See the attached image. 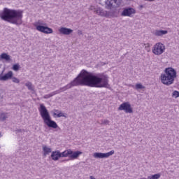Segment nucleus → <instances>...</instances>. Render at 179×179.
<instances>
[{"instance_id": "nucleus-33", "label": "nucleus", "mask_w": 179, "mask_h": 179, "mask_svg": "<svg viewBox=\"0 0 179 179\" xmlns=\"http://www.w3.org/2000/svg\"><path fill=\"white\" fill-rule=\"evenodd\" d=\"M69 159H64V160H62V162H69Z\"/></svg>"}, {"instance_id": "nucleus-35", "label": "nucleus", "mask_w": 179, "mask_h": 179, "mask_svg": "<svg viewBox=\"0 0 179 179\" xmlns=\"http://www.w3.org/2000/svg\"><path fill=\"white\" fill-rule=\"evenodd\" d=\"M0 136H1V133H0Z\"/></svg>"}, {"instance_id": "nucleus-10", "label": "nucleus", "mask_w": 179, "mask_h": 179, "mask_svg": "<svg viewBox=\"0 0 179 179\" xmlns=\"http://www.w3.org/2000/svg\"><path fill=\"white\" fill-rule=\"evenodd\" d=\"M135 13H136V10L134 8L126 7L123 8L121 16H128L129 17H131V16Z\"/></svg>"}, {"instance_id": "nucleus-8", "label": "nucleus", "mask_w": 179, "mask_h": 179, "mask_svg": "<svg viewBox=\"0 0 179 179\" xmlns=\"http://www.w3.org/2000/svg\"><path fill=\"white\" fill-rule=\"evenodd\" d=\"M166 50V47L164 46V44L162 43H157L155 45V49L152 50L153 54H155V55H162L163 52H164V50Z\"/></svg>"}, {"instance_id": "nucleus-14", "label": "nucleus", "mask_w": 179, "mask_h": 179, "mask_svg": "<svg viewBox=\"0 0 179 179\" xmlns=\"http://www.w3.org/2000/svg\"><path fill=\"white\" fill-rule=\"evenodd\" d=\"M52 160L57 162L61 158V152L59 150L52 151L50 155Z\"/></svg>"}, {"instance_id": "nucleus-22", "label": "nucleus", "mask_w": 179, "mask_h": 179, "mask_svg": "<svg viewBox=\"0 0 179 179\" xmlns=\"http://www.w3.org/2000/svg\"><path fill=\"white\" fill-rule=\"evenodd\" d=\"M12 69H13V71L17 72V71H19V69H20V64H19V63L13 64L12 66Z\"/></svg>"}, {"instance_id": "nucleus-19", "label": "nucleus", "mask_w": 179, "mask_h": 179, "mask_svg": "<svg viewBox=\"0 0 179 179\" xmlns=\"http://www.w3.org/2000/svg\"><path fill=\"white\" fill-rule=\"evenodd\" d=\"M0 59H4L5 61L9 62L10 60V56L8 53H2L0 55Z\"/></svg>"}, {"instance_id": "nucleus-28", "label": "nucleus", "mask_w": 179, "mask_h": 179, "mask_svg": "<svg viewBox=\"0 0 179 179\" xmlns=\"http://www.w3.org/2000/svg\"><path fill=\"white\" fill-rule=\"evenodd\" d=\"M101 124H103L104 125H108L110 124V120H102Z\"/></svg>"}, {"instance_id": "nucleus-34", "label": "nucleus", "mask_w": 179, "mask_h": 179, "mask_svg": "<svg viewBox=\"0 0 179 179\" xmlns=\"http://www.w3.org/2000/svg\"><path fill=\"white\" fill-rule=\"evenodd\" d=\"M147 45H148V47H150V45H149V43H147Z\"/></svg>"}, {"instance_id": "nucleus-21", "label": "nucleus", "mask_w": 179, "mask_h": 179, "mask_svg": "<svg viewBox=\"0 0 179 179\" xmlns=\"http://www.w3.org/2000/svg\"><path fill=\"white\" fill-rule=\"evenodd\" d=\"M60 157H69V149L60 152Z\"/></svg>"}, {"instance_id": "nucleus-26", "label": "nucleus", "mask_w": 179, "mask_h": 179, "mask_svg": "<svg viewBox=\"0 0 179 179\" xmlns=\"http://www.w3.org/2000/svg\"><path fill=\"white\" fill-rule=\"evenodd\" d=\"M172 97H175V99H178L179 97V92L177 90L173 91L172 93Z\"/></svg>"}, {"instance_id": "nucleus-2", "label": "nucleus", "mask_w": 179, "mask_h": 179, "mask_svg": "<svg viewBox=\"0 0 179 179\" xmlns=\"http://www.w3.org/2000/svg\"><path fill=\"white\" fill-rule=\"evenodd\" d=\"M0 18L11 24L20 26V24H23V10L4 8L0 13Z\"/></svg>"}, {"instance_id": "nucleus-1", "label": "nucleus", "mask_w": 179, "mask_h": 179, "mask_svg": "<svg viewBox=\"0 0 179 179\" xmlns=\"http://www.w3.org/2000/svg\"><path fill=\"white\" fill-rule=\"evenodd\" d=\"M74 86H88L89 87H106L108 89L110 84H108V76L102 73H94L89 72L83 69L78 76L73 79L70 83L66 86L60 87L50 94H46L43 99H50L55 94H59L62 92H66L69 89H72Z\"/></svg>"}, {"instance_id": "nucleus-20", "label": "nucleus", "mask_w": 179, "mask_h": 179, "mask_svg": "<svg viewBox=\"0 0 179 179\" xmlns=\"http://www.w3.org/2000/svg\"><path fill=\"white\" fill-rule=\"evenodd\" d=\"M53 117L54 118H61V117H64V118H67L66 115H65V113H62V111L57 113H53Z\"/></svg>"}, {"instance_id": "nucleus-15", "label": "nucleus", "mask_w": 179, "mask_h": 179, "mask_svg": "<svg viewBox=\"0 0 179 179\" xmlns=\"http://www.w3.org/2000/svg\"><path fill=\"white\" fill-rule=\"evenodd\" d=\"M169 31L167 30H155L154 31V35L157 37H162V36H165V34H167Z\"/></svg>"}, {"instance_id": "nucleus-9", "label": "nucleus", "mask_w": 179, "mask_h": 179, "mask_svg": "<svg viewBox=\"0 0 179 179\" xmlns=\"http://www.w3.org/2000/svg\"><path fill=\"white\" fill-rule=\"evenodd\" d=\"M115 152L114 150H111L108 152L106 153H103V152H95L93 155V157L94 159H107L110 157V156H113Z\"/></svg>"}, {"instance_id": "nucleus-30", "label": "nucleus", "mask_w": 179, "mask_h": 179, "mask_svg": "<svg viewBox=\"0 0 179 179\" xmlns=\"http://www.w3.org/2000/svg\"><path fill=\"white\" fill-rule=\"evenodd\" d=\"M22 131H24V130L22 129H18L16 130L17 132H22Z\"/></svg>"}, {"instance_id": "nucleus-32", "label": "nucleus", "mask_w": 179, "mask_h": 179, "mask_svg": "<svg viewBox=\"0 0 179 179\" xmlns=\"http://www.w3.org/2000/svg\"><path fill=\"white\" fill-rule=\"evenodd\" d=\"M143 8V5H141V6H139V9H140V10H142Z\"/></svg>"}, {"instance_id": "nucleus-6", "label": "nucleus", "mask_w": 179, "mask_h": 179, "mask_svg": "<svg viewBox=\"0 0 179 179\" xmlns=\"http://www.w3.org/2000/svg\"><path fill=\"white\" fill-rule=\"evenodd\" d=\"M122 0H107L106 1V9H112V8H118L121 6Z\"/></svg>"}, {"instance_id": "nucleus-5", "label": "nucleus", "mask_w": 179, "mask_h": 179, "mask_svg": "<svg viewBox=\"0 0 179 179\" xmlns=\"http://www.w3.org/2000/svg\"><path fill=\"white\" fill-rule=\"evenodd\" d=\"M42 24L43 21L41 20H38L34 24V26L36 27V30H38V31H41V33H44V34H51L54 32L52 28Z\"/></svg>"}, {"instance_id": "nucleus-27", "label": "nucleus", "mask_w": 179, "mask_h": 179, "mask_svg": "<svg viewBox=\"0 0 179 179\" xmlns=\"http://www.w3.org/2000/svg\"><path fill=\"white\" fill-rule=\"evenodd\" d=\"M12 81L13 82V83H20V80H19L16 77H12Z\"/></svg>"}, {"instance_id": "nucleus-12", "label": "nucleus", "mask_w": 179, "mask_h": 179, "mask_svg": "<svg viewBox=\"0 0 179 179\" xmlns=\"http://www.w3.org/2000/svg\"><path fill=\"white\" fill-rule=\"evenodd\" d=\"M83 152L81 151H73L71 149H69V157L71 160H75V159H78L80 155Z\"/></svg>"}, {"instance_id": "nucleus-16", "label": "nucleus", "mask_w": 179, "mask_h": 179, "mask_svg": "<svg viewBox=\"0 0 179 179\" xmlns=\"http://www.w3.org/2000/svg\"><path fill=\"white\" fill-rule=\"evenodd\" d=\"M96 13L97 15H99V16H103L104 17H108V12L103 10L101 8H99Z\"/></svg>"}, {"instance_id": "nucleus-24", "label": "nucleus", "mask_w": 179, "mask_h": 179, "mask_svg": "<svg viewBox=\"0 0 179 179\" xmlns=\"http://www.w3.org/2000/svg\"><path fill=\"white\" fill-rule=\"evenodd\" d=\"M136 90H141L142 89H145V86H143L141 83L136 84Z\"/></svg>"}, {"instance_id": "nucleus-4", "label": "nucleus", "mask_w": 179, "mask_h": 179, "mask_svg": "<svg viewBox=\"0 0 179 179\" xmlns=\"http://www.w3.org/2000/svg\"><path fill=\"white\" fill-rule=\"evenodd\" d=\"M40 115L41 118L43 120L44 124L48 127V128H53V129H57L58 128V124L57 122L52 120H51V115H50V112L43 103L40 104L38 108Z\"/></svg>"}, {"instance_id": "nucleus-3", "label": "nucleus", "mask_w": 179, "mask_h": 179, "mask_svg": "<svg viewBox=\"0 0 179 179\" xmlns=\"http://www.w3.org/2000/svg\"><path fill=\"white\" fill-rule=\"evenodd\" d=\"M176 78H177V71L173 67L166 68L164 69V73H162L160 76L162 83L166 86L173 85Z\"/></svg>"}, {"instance_id": "nucleus-23", "label": "nucleus", "mask_w": 179, "mask_h": 179, "mask_svg": "<svg viewBox=\"0 0 179 179\" xmlns=\"http://www.w3.org/2000/svg\"><path fill=\"white\" fill-rule=\"evenodd\" d=\"M25 86H27V87H28L29 90H34V87H33V84L30 82H28L25 84Z\"/></svg>"}, {"instance_id": "nucleus-13", "label": "nucleus", "mask_w": 179, "mask_h": 179, "mask_svg": "<svg viewBox=\"0 0 179 179\" xmlns=\"http://www.w3.org/2000/svg\"><path fill=\"white\" fill-rule=\"evenodd\" d=\"M59 31L60 34H64V36H69V34H71V33H73V30H72L71 28H66L62 27Z\"/></svg>"}, {"instance_id": "nucleus-29", "label": "nucleus", "mask_w": 179, "mask_h": 179, "mask_svg": "<svg viewBox=\"0 0 179 179\" xmlns=\"http://www.w3.org/2000/svg\"><path fill=\"white\" fill-rule=\"evenodd\" d=\"M78 34L79 36H82V34H83V32H82L81 30H78Z\"/></svg>"}, {"instance_id": "nucleus-25", "label": "nucleus", "mask_w": 179, "mask_h": 179, "mask_svg": "<svg viewBox=\"0 0 179 179\" xmlns=\"http://www.w3.org/2000/svg\"><path fill=\"white\" fill-rule=\"evenodd\" d=\"M8 118V116L5 113H1L0 115V121H5Z\"/></svg>"}, {"instance_id": "nucleus-17", "label": "nucleus", "mask_w": 179, "mask_h": 179, "mask_svg": "<svg viewBox=\"0 0 179 179\" xmlns=\"http://www.w3.org/2000/svg\"><path fill=\"white\" fill-rule=\"evenodd\" d=\"M108 17H118V11L117 9L111 10L110 11L108 12Z\"/></svg>"}, {"instance_id": "nucleus-18", "label": "nucleus", "mask_w": 179, "mask_h": 179, "mask_svg": "<svg viewBox=\"0 0 179 179\" xmlns=\"http://www.w3.org/2000/svg\"><path fill=\"white\" fill-rule=\"evenodd\" d=\"M43 156H47V155H50L52 150L51 148L47 147V145H43Z\"/></svg>"}, {"instance_id": "nucleus-7", "label": "nucleus", "mask_w": 179, "mask_h": 179, "mask_svg": "<svg viewBox=\"0 0 179 179\" xmlns=\"http://www.w3.org/2000/svg\"><path fill=\"white\" fill-rule=\"evenodd\" d=\"M119 111H124L126 113L132 114L134 109L131 106L129 102H124L120 105L118 108Z\"/></svg>"}, {"instance_id": "nucleus-11", "label": "nucleus", "mask_w": 179, "mask_h": 179, "mask_svg": "<svg viewBox=\"0 0 179 179\" xmlns=\"http://www.w3.org/2000/svg\"><path fill=\"white\" fill-rule=\"evenodd\" d=\"M13 78V71H10L6 74L3 75V71L0 74V80L3 82H6V80H9Z\"/></svg>"}, {"instance_id": "nucleus-31", "label": "nucleus", "mask_w": 179, "mask_h": 179, "mask_svg": "<svg viewBox=\"0 0 179 179\" xmlns=\"http://www.w3.org/2000/svg\"><path fill=\"white\" fill-rule=\"evenodd\" d=\"M54 113H57V114L61 111V110H59L57 109H54Z\"/></svg>"}]
</instances>
